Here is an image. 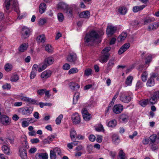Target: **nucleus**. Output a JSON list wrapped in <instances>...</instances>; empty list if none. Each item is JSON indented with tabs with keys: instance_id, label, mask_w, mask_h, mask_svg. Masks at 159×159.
<instances>
[{
	"instance_id": "nucleus-1",
	"label": "nucleus",
	"mask_w": 159,
	"mask_h": 159,
	"mask_svg": "<svg viewBox=\"0 0 159 159\" xmlns=\"http://www.w3.org/2000/svg\"><path fill=\"white\" fill-rule=\"evenodd\" d=\"M3 6L5 11L8 13L11 12L13 10L17 14L20 13L18 4L16 0H5Z\"/></svg>"
},
{
	"instance_id": "nucleus-2",
	"label": "nucleus",
	"mask_w": 159,
	"mask_h": 159,
	"mask_svg": "<svg viewBox=\"0 0 159 159\" xmlns=\"http://www.w3.org/2000/svg\"><path fill=\"white\" fill-rule=\"evenodd\" d=\"M99 37L100 36L98 32L93 30L86 35L85 40L86 42L90 43L91 44H92L95 42Z\"/></svg>"
},
{
	"instance_id": "nucleus-3",
	"label": "nucleus",
	"mask_w": 159,
	"mask_h": 159,
	"mask_svg": "<svg viewBox=\"0 0 159 159\" xmlns=\"http://www.w3.org/2000/svg\"><path fill=\"white\" fill-rule=\"evenodd\" d=\"M57 7L59 9L66 11L69 16H72V11L66 3L64 2H60L57 4Z\"/></svg>"
},
{
	"instance_id": "nucleus-4",
	"label": "nucleus",
	"mask_w": 159,
	"mask_h": 159,
	"mask_svg": "<svg viewBox=\"0 0 159 159\" xmlns=\"http://www.w3.org/2000/svg\"><path fill=\"white\" fill-rule=\"evenodd\" d=\"M33 110V108L31 107H25L19 108L18 111L22 115L29 116L32 113Z\"/></svg>"
},
{
	"instance_id": "nucleus-5",
	"label": "nucleus",
	"mask_w": 159,
	"mask_h": 159,
	"mask_svg": "<svg viewBox=\"0 0 159 159\" xmlns=\"http://www.w3.org/2000/svg\"><path fill=\"white\" fill-rule=\"evenodd\" d=\"M120 100L125 103H128L131 100V97L127 92H123L121 93L120 96Z\"/></svg>"
},
{
	"instance_id": "nucleus-6",
	"label": "nucleus",
	"mask_w": 159,
	"mask_h": 159,
	"mask_svg": "<svg viewBox=\"0 0 159 159\" xmlns=\"http://www.w3.org/2000/svg\"><path fill=\"white\" fill-rule=\"evenodd\" d=\"M0 123L3 125H10L11 123V119L5 115H2L0 116Z\"/></svg>"
},
{
	"instance_id": "nucleus-7",
	"label": "nucleus",
	"mask_w": 159,
	"mask_h": 159,
	"mask_svg": "<svg viewBox=\"0 0 159 159\" xmlns=\"http://www.w3.org/2000/svg\"><path fill=\"white\" fill-rule=\"evenodd\" d=\"M31 33V31L30 29L26 27H23L21 30V37L24 39L28 38Z\"/></svg>"
},
{
	"instance_id": "nucleus-8",
	"label": "nucleus",
	"mask_w": 159,
	"mask_h": 159,
	"mask_svg": "<svg viewBox=\"0 0 159 159\" xmlns=\"http://www.w3.org/2000/svg\"><path fill=\"white\" fill-rule=\"evenodd\" d=\"M129 116L128 113H124L120 115L119 116L120 121L122 123H126L129 120Z\"/></svg>"
},
{
	"instance_id": "nucleus-9",
	"label": "nucleus",
	"mask_w": 159,
	"mask_h": 159,
	"mask_svg": "<svg viewBox=\"0 0 159 159\" xmlns=\"http://www.w3.org/2000/svg\"><path fill=\"white\" fill-rule=\"evenodd\" d=\"M123 106L122 105L120 104H116L113 107V111L115 114H119L123 111Z\"/></svg>"
},
{
	"instance_id": "nucleus-10",
	"label": "nucleus",
	"mask_w": 159,
	"mask_h": 159,
	"mask_svg": "<svg viewBox=\"0 0 159 159\" xmlns=\"http://www.w3.org/2000/svg\"><path fill=\"white\" fill-rule=\"evenodd\" d=\"M116 30V27L112 25H108L107 28V33L109 36L112 35Z\"/></svg>"
},
{
	"instance_id": "nucleus-11",
	"label": "nucleus",
	"mask_w": 159,
	"mask_h": 159,
	"mask_svg": "<svg viewBox=\"0 0 159 159\" xmlns=\"http://www.w3.org/2000/svg\"><path fill=\"white\" fill-rule=\"evenodd\" d=\"M76 60L77 56L74 52L70 53L67 57V61L70 62L74 63Z\"/></svg>"
},
{
	"instance_id": "nucleus-12",
	"label": "nucleus",
	"mask_w": 159,
	"mask_h": 159,
	"mask_svg": "<svg viewBox=\"0 0 159 159\" xmlns=\"http://www.w3.org/2000/svg\"><path fill=\"white\" fill-rule=\"evenodd\" d=\"M19 155L22 159H27V155L26 149L23 147H20L19 150Z\"/></svg>"
},
{
	"instance_id": "nucleus-13",
	"label": "nucleus",
	"mask_w": 159,
	"mask_h": 159,
	"mask_svg": "<svg viewBox=\"0 0 159 159\" xmlns=\"http://www.w3.org/2000/svg\"><path fill=\"white\" fill-rule=\"evenodd\" d=\"M52 74V72L51 70H46L41 73V77L43 80H45L50 77Z\"/></svg>"
},
{
	"instance_id": "nucleus-14",
	"label": "nucleus",
	"mask_w": 159,
	"mask_h": 159,
	"mask_svg": "<svg viewBox=\"0 0 159 159\" xmlns=\"http://www.w3.org/2000/svg\"><path fill=\"white\" fill-rule=\"evenodd\" d=\"M130 47V44L127 43L124 44L119 49L118 53L119 54L121 55L127 50Z\"/></svg>"
},
{
	"instance_id": "nucleus-15",
	"label": "nucleus",
	"mask_w": 159,
	"mask_h": 159,
	"mask_svg": "<svg viewBox=\"0 0 159 159\" xmlns=\"http://www.w3.org/2000/svg\"><path fill=\"white\" fill-rule=\"evenodd\" d=\"M72 119L73 123L75 124H78L80 121V117L77 113H75L72 115Z\"/></svg>"
},
{
	"instance_id": "nucleus-16",
	"label": "nucleus",
	"mask_w": 159,
	"mask_h": 159,
	"mask_svg": "<svg viewBox=\"0 0 159 159\" xmlns=\"http://www.w3.org/2000/svg\"><path fill=\"white\" fill-rule=\"evenodd\" d=\"M36 159H48V155L47 153H39L35 155Z\"/></svg>"
},
{
	"instance_id": "nucleus-17",
	"label": "nucleus",
	"mask_w": 159,
	"mask_h": 159,
	"mask_svg": "<svg viewBox=\"0 0 159 159\" xmlns=\"http://www.w3.org/2000/svg\"><path fill=\"white\" fill-rule=\"evenodd\" d=\"M109 56L110 54H106V55H104L102 54L99 57L98 60L101 63H105L107 61Z\"/></svg>"
},
{
	"instance_id": "nucleus-18",
	"label": "nucleus",
	"mask_w": 159,
	"mask_h": 159,
	"mask_svg": "<svg viewBox=\"0 0 159 159\" xmlns=\"http://www.w3.org/2000/svg\"><path fill=\"white\" fill-rule=\"evenodd\" d=\"M155 57V56L154 54H148L146 55L145 64H148V66H149V64L152 61V59Z\"/></svg>"
},
{
	"instance_id": "nucleus-19",
	"label": "nucleus",
	"mask_w": 159,
	"mask_h": 159,
	"mask_svg": "<svg viewBox=\"0 0 159 159\" xmlns=\"http://www.w3.org/2000/svg\"><path fill=\"white\" fill-rule=\"evenodd\" d=\"M159 27V23L154 22L150 24L148 26V30L149 31L155 30Z\"/></svg>"
},
{
	"instance_id": "nucleus-20",
	"label": "nucleus",
	"mask_w": 159,
	"mask_h": 159,
	"mask_svg": "<svg viewBox=\"0 0 159 159\" xmlns=\"http://www.w3.org/2000/svg\"><path fill=\"white\" fill-rule=\"evenodd\" d=\"M22 100L30 104H34L36 102V101L35 99L26 97L22 98Z\"/></svg>"
},
{
	"instance_id": "nucleus-21",
	"label": "nucleus",
	"mask_w": 159,
	"mask_h": 159,
	"mask_svg": "<svg viewBox=\"0 0 159 159\" xmlns=\"http://www.w3.org/2000/svg\"><path fill=\"white\" fill-rule=\"evenodd\" d=\"M155 18L152 16L148 17L145 18L143 20V24L144 25H147L152 22L155 21Z\"/></svg>"
},
{
	"instance_id": "nucleus-22",
	"label": "nucleus",
	"mask_w": 159,
	"mask_h": 159,
	"mask_svg": "<svg viewBox=\"0 0 159 159\" xmlns=\"http://www.w3.org/2000/svg\"><path fill=\"white\" fill-rule=\"evenodd\" d=\"M90 15V12L88 11H84L79 14V16L80 18H89Z\"/></svg>"
},
{
	"instance_id": "nucleus-23",
	"label": "nucleus",
	"mask_w": 159,
	"mask_h": 159,
	"mask_svg": "<svg viewBox=\"0 0 159 159\" xmlns=\"http://www.w3.org/2000/svg\"><path fill=\"white\" fill-rule=\"evenodd\" d=\"M112 141L115 144H118L120 141L119 136L114 134L112 136Z\"/></svg>"
},
{
	"instance_id": "nucleus-24",
	"label": "nucleus",
	"mask_w": 159,
	"mask_h": 159,
	"mask_svg": "<svg viewBox=\"0 0 159 159\" xmlns=\"http://www.w3.org/2000/svg\"><path fill=\"white\" fill-rule=\"evenodd\" d=\"M146 6L145 5H143L134 7L133 8V11L134 12H137L143 10Z\"/></svg>"
},
{
	"instance_id": "nucleus-25",
	"label": "nucleus",
	"mask_w": 159,
	"mask_h": 159,
	"mask_svg": "<svg viewBox=\"0 0 159 159\" xmlns=\"http://www.w3.org/2000/svg\"><path fill=\"white\" fill-rule=\"evenodd\" d=\"M127 36V34L126 32H122L118 37L117 40L119 42H121L124 40Z\"/></svg>"
},
{
	"instance_id": "nucleus-26",
	"label": "nucleus",
	"mask_w": 159,
	"mask_h": 159,
	"mask_svg": "<svg viewBox=\"0 0 159 159\" xmlns=\"http://www.w3.org/2000/svg\"><path fill=\"white\" fill-rule=\"evenodd\" d=\"M28 47V43H22L19 48V51L20 52H24L27 49Z\"/></svg>"
},
{
	"instance_id": "nucleus-27",
	"label": "nucleus",
	"mask_w": 159,
	"mask_h": 159,
	"mask_svg": "<svg viewBox=\"0 0 159 159\" xmlns=\"http://www.w3.org/2000/svg\"><path fill=\"white\" fill-rule=\"evenodd\" d=\"M46 38L44 35L42 34L39 35L36 39V40L38 43H43L45 42Z\"/></svg>"
},
{
	"instance_id": "nucleus-28",
	"label": "nucleus",
	"mask_w": 159,
	"mask_h": 159,
	"mask_svg": "<svg viewBox=\"0 0 159 159\" xmlns=\"http://www.w3.org/2000/svg\"><path fill=\"white\" fill-rule=\"evenodd\" d=\"M54 61L53 58L52 57H49L46 58L45 60V62L46 64L51 65L52 64Z\"/></svg>"
},
{
	"instance_id": "nucleus-29",
	"label": "nucleus",
	"mask_w": 159,
	"mask_h": 159,
	"mask_svg": "<svg viewBox=\"0 0 159 159\" xmlns=\"http://www.w3.org/2000/svg\"><path fill=\"white\" fill-rule=\"evenodd\" d=\"M22 146L20 147H23L24 149H26L29 148V145L26 140V137L24 138L22 142Z\"/></svg>"
},
{
	"instance_id": "nucleus-30",
	"label": "nucleus",
	"mask_w": 159,
	"mask_h": 159,
	"mask_svg": "<svg viewBox=\"0 0 159 159\" xmlns=\"http://www.w3.org/2000/svg\"><path fill=\"white\" fill-rule=\"evenodd\" d=\"M133 77L132 76H129L127 78L125 81V84L126 86H129L131 85Z\"/></svg>"
},
{
	"instance_id": "nucleus-31",
	"label": "nucleus",
	"mask_w": 159,
	"mask_h": 159,
	"mask_svg": "<svg viewBox=\"0 0 159 159\" xmlns=\"http://www.w3.org/2000/svg\"><path fill=\"white\" fill-rule=\"evenodd\" d=\"M46 5L44 3H41L39 7V12L42 14L44 13L46 9Z\"/></svg>"
},
{
	"instance_id": "nucleus-32",
	"label": "nucleus",
	"mask_w": 159,
	"mask_h": 159,
	"mask_svg": "<svg viewBox=\"0 0 159 159\" xmlns=\"http://www.w3.org/2000/svg\"><path fill=\"white\" fill-rule=\"evenodd\" d=\"M155 84L154 79L152 78H149L147 82L146 85L148 87L153 86Z\"/></svg>"
},
{
	"instance_id": "nucleus-33",
	"label": "nucleus",
	"mask_w": 159,
	"mask_h": 159,
	"mask_svg": "<svg viewBox=\"0 0 159 159\" xmlns=\"http://www.w3.org/2000/svg\"><path fill=\"white\" fill-rule=\"evenodd\" d=\"M70 138L72 141H73L76 138L77 134L75 130L74 129H71L70 131Z\"/></svg>"
},
{
	"instance_id": "nucleus-34",
	"label": "nucleus",
	"mask_w": 159,
	"mask_h": 159,
	"mask_svg": "<svg viewBox=\"0 0 159 159\" xmlns=\"http://www.w3.org/2000/svg\"><path fill=\"white\" fill-rule=\"evenodd\" d=\"M149 139L150 141V144L154 143L156 142L157 139H157V137L155 134H154L151 135Z\"/></svg>"
},
{
	"instance_id": "nucleus-35",
	"label": "nucleus",
	"mask_w": 159,
	"mask_h": 159,
	"mask_svg": "<svg viewBox=\"0 0 159 159\" xmlns=\"http://www.w3.org/2000/svg\"><path fill=\"white\" fill-rule=\"evenodd\" d=\"M118 159H127L125 153L122 150L118 153Z\"/></svg>"
},
{
	"instance_id": "nucleus-36",
	"label": "nucleus",
	"mask_w": 159,
	"mask_h": 159,
	"mask_svg": "<svg viewBox=\"0 0 159 159\" xmlns=\"http://www.w3.org/2000/svg\"><path fill=\"white\" fill-rule=\"evenodd\" d=\"M80 93L78 92H76L74 95L73 98V103L74 104H76L79 98Z\"/></svg>"
},
{
	"instance_id": "nucleus-37",
	"label": "nucleus",
	"mask_w": 159,
	"mask_h": 159,
	"mask_svg": "<svg viewBox=\"0 0 159 159\" xmlns=\"http://www.w3.org/2000/svg\"><path fill=\"white\" fill-rule=\"evenodd\" d=\"M2 150L5 154L9 155L10 154L9 148L7 146L3 145L2 146Z\"/></svg>"
},
{
	"instance_id": "nucleus-38",
	"label": "nucleus",
	"mask_w": 159,
	"mask_h": 159,
	"mask_svg": "<svg viewBox=\"0 0 159 159\" xmlns=\"http://www.w3.org/2000/svg\"><path fill=\"white\" fill-rule=\"evenodd\" d=\"M116 125V121L115 120H113L109 121L107 124L109 127L113 128Z\"/></svg>"
},
{
	"instance_id": "nucleus-39",
	"label": "nucleus",
	"mask_w": 159,
	"mask_h": 159,
	"mask_svg": "<svg viewBox=\"0 0 159 159\" xmlns=\"http://www.w3.org/2000/svg\"><path fill=\"white\" fill-rule=\"evenodd\" d=\"M148 74L146 71L143 72L141 75V79L143 81L145 82L148 78Z\"/></svg>"
},
{
	"instance_id": "nucleus-40",
	"label": "nucleus",
	"mask_w": 159,
	"mask_h": 159,
	"mask_svg": "<svg viewBox=\"0 0 159 159\" xmlns=\"http://www.w3.org/2000/svg\"><path fill=\"white\" fill-rule=\"evenodd\" d=\"M26 119V118L22 119L21 126L23 128H25L29 125V123L28 121H27V120Z\"/></svg>"
},
{
	"instance_id": "nucleus-41",
	"label": "nucleus",
	"mask_w": 159,
	"mask_h": 159,
	"mask_svg": "<svg viewBox=\"0 0 159 159\" xmlns=\"http://www.w3.org/2000/svg\"><path fill=\"white\" fill-rule=\"evenodd\" d=\"M118 11L121 14L125 15L127 11V9L125 7H121L119 8Z\"/></svg>"
},
{
	"instance_id": "nucleus-42",
	"label": "nucleus",
	"mask_w": 159,
	"mask_h": 159,
	"mask_svg": "<svg viewBox=\"0 0 159 159\" xmlns=\"http://www.w3.org/2000/svg\"><path fill=\"white\" fill-rule=\"evenodd\" d=\"M144 84L141 80L138 81L136 85V90L142 88Z\"/></svg>"
},
{
	"instance_id": "nucleus-43",
	"label": "nucleus",
	"mask_w": 159,
	"mask_h": 159,
	"mask_svg": "<svg viewBox=\"0 0 159 159\" xmlns=\"http://www.w3.org/2000/svg\"><path fill=\"white\" fill-rule=\"evenodd\" d=\"M157 99L156 97L153 95L151 97L148 101L151 104H155L156 103L157 101Z\"/></svg>"
},
{
	"instance_id": "nucleus-44",
	"label": "nucleus",
	"mask_w": 159,
	"mask_h": 159,
	"mask_svg": "<svg viewBox=\"0 0 159 159\" xmlns=\"http://www.w3.org/2000/svg\"><path fill=\"white\" fill-rule=\"evenodd\" d=\"M95 130L97 131L104 132V129L103 125L101 124H98L95 128Z\"/></svg>"
},
{
	"instance_id": "nucleus-45",
	"label": "nucleus",
	"mask_w": 159,
	"mask_h": 159,
	"mask_svg": "<svg viewBox=\"0 0 159 159\" xmlns=\"http://www.w3.org/2000/svg\"><path fill=\"white\" fill-rule=\"evenodd\" d=\"M111 49V48L110 47H108L104 49H103L102 51V54L106 55V54H110L108 53V52Z\"/></svg>"
},
{
	"instance_id": "nucleus-46",
	"label": "nucleus",
	"mask_w": 159,
	"mask_h": 159,
	"mask_svg": "<svg viewBox=\"0 0 159 159\" xmlns=\"http://www.w3.org/2000/svg\"><path fill=\"white\" fill-rule=\"evenodd\" d=\"M148 102V99L142 100L139 102V104L142 106L144 107L147 105Z\"/></svg>"
},
{
	"instance_id": "nucleus-47",
	"label": "nucleus",
	"mask_w": 159,
	"mask_h": 159,
	"mask_svg": "<svg viewBox=\"0 0 159 159\" xmlns=\"http://www.w3.org/2000/svg\"><path fill=\"white\" fill-rule=\"evenodd\" d=\"M63 118V115L60 114L56 119V123L57 125L60 124L61 123V120Z\"/></svg>"
},
{
	"instance_id": "nucleus-48",
	"label": "nucleus",
	"mask_w": 159,
	"mask_h": 159,
	"mask_svg": "<svg viewBox=\"0 0 159 159\" xmlns=\"http://www.w3.org/2000/svg\"><path fill=\"white\" fill-rule=\"evenodd\" d=\"M45 49L46 51L49 52H52L53 50L52 47L49 44H47L45 47Z\"/></svg>"
},
{
	"instance_id": "nucleus-49",
	"label": "nucleus",
	"mask_w": 159,
	"mask_h": 159,
	"mask_svg": "<svg viewBox=\"0 0 159 159\" xmlns=\"http://www.w3.org/2000/svg\"><path fill=\"white\" fill-rule=\"evenodd\" d=\"M78 72V69L76 68H72L70 69L68 71V74L69 75L75 74Z\"/></svg>"
},
{
	"instance_id": "nucleus-50",
	"label": "nucleus",
	"mask_w": 159,
	"mask_h": 159,
	"mask_svg": "<svg viewBox=\"0 0 159 159\" xmlns=\"http://www.w3.org/2000/svg\"><path fill=\"white\" fill-rule=\"evenodd\" d=\"M12 69V65L9 63H7L5 66V69L7 71H10Z\"/></svg>"
},
{
	"instance_id": "nucleus-51",
	"label": "nucleus",
	"mask_w": 159,
	"mask_h": 159,
	"mask_svg": "<svg viewBox=\"0 0 159 159\" xmlns=\"http://www.w3.org/2000/svg\"><path fill=\"white\" fill-rule=\"evenodd\" d=\"M92 70L90 69H85L84 72V75L89 76L92 74Z\"/></svg>"
},
{
	"instance_id": "nucleus-52",
	"label": "nucleus",
	"mask_w": 159,
	"mask_h": 159,
	"mask_svg": "<svg viewBox=\"0 0 159 159\" xmlns=\"http://www.w3.org/2000/svg\"><path fill=\"white\" fill-rule=\"evenodd\" d=\"M50 157L51 159H55L56 157V154L52 150L50 151Z\"/></svg>"
},
{
	"instance_id": "nucleus-53",
	"label": "nucleus",
	"mask_w": 159,
	"mask_h": 159,
	"mask_svg": "<svg viewBox=\"0 0 159 159\" xmlns=\"http://www.w3.org/2000/svg\"><path fill=\"white\" fill-rule=\"evenodd\" d=\"M47 67V65L46 64H43L40 67H39L38 69V71L39 72H41L45 70Z\"/></svg>"
},
{
	"instance_id": "nucleus-54",
	"label": "nucleus",
	"mask_w": 159,
	"mask_h": 159,
	"mask_svg": "<svg viewBox=\"0 0 159 159\" xmlns=\"http://www.w3.org/2000/svg\"><path fill=\"white\" fill-rule=\"evenodd\" d=\"M52 150L56 154H57L58 155H60L61 154V149L58 148H55Z\"/></svg>"
},
{
	"instance_id": "nucleus-55",
	"label": "nucleus",
	"mask_w": 159,
	"mask_h": 159,
	"mask_svg": "<svg viewBox=\"0 0 159 159\" xmlns=\"http://www.w3.org/2000/svg\"><path fill=\"white\" fill-rule=\"evenodd\" d=\"M57 18L58 20L60 22L63 21L64 19V16L63 14L61 13H59L57 15Z\"/></svg>"
},
{
	"instance_id": "nucleus-56",
	"label": "nucleus",
	"mask_w": 159,
	"mask_h": 159,
	"mask_svg": "<svg viewBox=\"0 0 159 159\" xmlns=\"http://www.w3.org/2000/svg\"><path fill=\"white\" fill-rule=\"evenodd\" d=\"M149 145L150 146L151 149L152 151H155L158 148V146L154 143L151 144H150Z\"/></svg>"
},
{
	"instance_id": "nucleus-57",
	"label": "nucleus",
	"mask_w": 159,
	"mask_h": 159,
	"mask_svg": "<svg viewBox=\"0 0 159 159\" xmlns=\"http://www.w3.org/2000/svg\"><path fill=\"white\" fill-rule=\"evenodd\" d=\"M91 115L89 113L88 114H85V115L83 116V119L85 121L89 120L91 118Z\"/></svg>"
},
{
	"instance_id": "nucleus-58",
	"label": "nucleus",
	"mask_w": 159,
	"mask_h": 159,
	"mask_svg": "<svg viewBox=\"0 0 159 159\" xmlns=\"http://www.w3.org/2000/svg\"><path fill=\"white\" fill-rule=\"evenodd\" d=\"M37 72L33 70H31L30 75V79H34L36 75Z\"/></svg>"
},
{
	"instance_id": "nucleus-59",
	"label": "nucleus",
	"mask_w": 159,
	"mask_h": 159,
	"mask_svg": "<svg viewBox=\"0 0 159 159\" xmlns=\"http://www.w3.org/2000/svg\"><path fill=\"white\" fill-rule=\"evenodd\" d=\"M46 89H43L38 90L37 91V93L39 95H42L45 93Z\"/></svg>"
},
{
	"instance_id": "nucleus-60",
	"label": "nucleus",
	"mask_w": 159,
	"mask_h": 159,
	"mask_svg": "<svg viewBox=\"0 0 159 159\" xmlns=\"http://www.w3.org/2000/svg\"><path fill=\"white\" fill-rule=\"evenodd\" d=\"M2 88L4 89H10L11 88V86L10 84H6L2 86Z\"/></svg>"
},
{
	"instance_id": "nucleus-61",
	"label": "nucleus",
	"mask_w": 159,
	"mask_h": 159,
	"mask_svg": "<svg viewBox=\"0 0 159 159\" xmlns=\"http://www.w3.org/2000/svg\"><path fill=\"white\" fill-rule=\"evenodd\" d=\"M76 83L73 82H70L69 83V87L70 89L74 90L75 87Z\"/></svg>"
},
{
	"instance_id": "nucleus-62",
	"label": "nucleus",
	"mask_w": 159,
	"mask_h": 159,
	"mask_svg": "<svg viewBox=\"0 0 159 159\" xmlns=\"http://www.w3.org/2000/svg\"><path fill=\"white\" fill-rule=\"evenodd\" d=\"M26 120H27V121H28L29 124L34 123L36 121L34 118L32 117L26 118Z\"/></svg>"
},
{
	"instance_id": "nucleus-63",
	"label": "nucleus",
	"mask_w": 159,
	"mask_h": 159,
	"mask_svg": "<svg viewBox=\"0 0 159 159\" xmlns=\"http://www.w3.org/2000/svg\"><path fill=\"white\" fill-rule=\"evenodd\" d=\"M62 68L64 70H67L70 68V66L68 64L66 63L63 65Z\"/></svg>"
},
{
	"instance_id": "nucleus-64",
	"label": "nucleus",
	"mask_w": 159,
	"mask_h": 159,
	"mask_svg": "<svg viewBox=\"0 0 159 159\" xmlns=\"http://www.w3.org/2000/svg\"><path fill=\"white\" fill-rule=\"evenodd\" d=\"M19 79L18 76L17 75H14L11 77V81L16 82Z\"/></svg>"
}]
</instances>
